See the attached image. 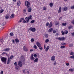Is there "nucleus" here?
Segmentation results:
<instances>
[{
  "label": "nucleus",
  "mask_w": 74,
  "mask_h": 74,
  "mask_svg": "<svg viewBox=\"0 0 74 74\" xmlns=\"http://www.w3.org/2000/svg\"><path fill=\"white\" fill-rule=\"evenodd\" d=\"M3 12H4V10L3 9L1 10L0 11V14H1V13H3Z\"/></svg>",
  "instance_id": "72a5a7b5"
},
{
  "label": "nucleus",
  "mask_w": 74,
  "mask_h": 74,
  "mask_svg": "<svg viewBox=\"0 0 74 74\" xmlns=\"http://www.w3.org/2000/svg\"><path fill=\"white\" fill-rule=\"evenodd\" d=\"M14 66H18V63H17V62H15L14 63Z\"/></svg>",
  "instance_id": "f704fd0d"
},
{
  "label": "nucleus",
  "mask_w": 74,
  "mask_h": 74,
  "mask_svg": "<svg viewBox=\"0 0 74 74\" xmlns=\"http://www.w3.org/2000/svg\"><path fill=\"white\" fill-rule=\"evenodd\" d=\"M36 44L37 46L38 47H41V44H40V42H36Z\"/></svg>",
  "instance_id": "9b49d317"
},
{
  "label": "nucleus",
  "mask_w": 74,
  "mask_h": 74,
  "mask_svg": "<svg viewBox=\"0 0 74 74\" xmlns=\"http://www.w3.org/2000/svg\"><path fill=\"white\" fill-rule=\"evenodd\" d=\"M10 50V48H7L3 50V51L5 52V51H9Z\"/></svg>",
  "instance_id": "ddd939ff"
},
{
  "label": "nucleus",
  "mask_w": 74,
  "mask_h": 74,
  "mask_svg": "<svg viewBox=\"0 0 74 74\" xmlns=\"http://www.w3.org/2000/svg\"><path fill=\"white\" fill-rule=\"evenodd\" d=\"M25 5L27 8H28L30 7V2L27 1H26L25 2Z\"/></svg>",
  "instance_id": "7ed1b4c3"
},
{
  "label": "nucleus",
  "mask_w": 74,
  "mask_h": 74,
  "mask_svg": "<svg viewBox=\"0 0 74 74\" xmlns=\"http://www.w3.org/2000/svg\"><path fill=\"white\" fill-rule=\"evenodd\" d=\"M62 49H63V48H65V46H61L60 47Z\"/></svg>",
  "instance_id": "37998d69"
},
{
  "label": "nucleus",
  "mask_w": 74,
  "mask_h": 74,
  "mask_svg": "<svg viewBox=\"0 0 74 74\" xmlns=\"http://www.w3.org/2000/svg\"><path fill=\"white\" fill-rule=\"evenodd\" d=\"M15 41L16 42V43H17L18 42H19V40L18 38H16L15 39Z\"/></svg>",
  "instance_id": "412c9836"
},
{
  "label": "nucleus",
  "mask_w": 74,
  "mask_h": 74,
  "mask_svg": "<svg viewBox=\"0 0 74 74\" xmlns=\"http://www.w3.org/2000/svg\"><path fill=\"white\" fill-rule=\"evenodd\" d=\"M71 9H74V5H73V6H71Z\"/></svg>",
  "instance_id": "5fc2aeb1"
},
{
  "label": "nucleus",
  "mask_w": 74,
  "mask_h": 74,
  "mask_svg": "<svg viewBox=\"0 0 74 74\" xmlns=\"http://www.w3.org/2000/svg\"><path fill=\"white\" fill-rule=\"evenodd\" d=\"M43 10H47V8L45 7H44Z\"/></svg>",
  "instance_id": "052dcab7"
},
{
  "label": "nucleus",
  "mask_w": 74,
  "mask_h": 74,
  "mask_svg": "<svg viewBox=\"0 0 74 74\" xmlns=\"http://www.w3.org/2000/svg\"><path fill=\"white\" fill-rule=\"evenodd\" d=\"M72 23H73V25H74V20H73L71 21Z\"/></svg>",
  "instance_id": "13d9d810"
},
{
  "label": "nucleus",
  "mask_w": 74,
  "mask_h": 74,
  "mask_svg": "<svg viewBox=\"0 0 74 74\" xmlns=\"http://www.w3.org/2000/svg\"><path fill=\"white\" fill-rule=\"evenodd\" d=\"M23 22L24 23H26V21H25L24 19L23 20Z\"/></svg>",
  "instance_id": "603ef678"
},
{
  "label": "nucleus",
  "mask_w": 74,
  "mask_h": 74,
  "mask_svg": "<svg viewBox=\"0 0 74 74\" xmlns=\"http://www.w3.org/2000/svg\"><path fill=\"white\" fill-rule=\"evenodd\" d=\"M45 42L46 43H47L48 42H49V39H47L45 41Z\"/></svg>",
  "instance_id": "e433bc0d"
},
{
  "label": "nucleus",
  "mask_w": 74,
  "mask_h": 74,
  "mask_svg": "<svg viewBox=\"0 0 74 74\" xmlns=\"http://www.w3.org/2000/svg\"><path fill=\"white\" fill-rule=\"evenodd\" d=\"M38 58H36L34 60V62H38Z\"/></svg>",
  "instance_id": "c85d7f7f"
},
{
  "label": "nucleus",
  "mask_w": 74,
  "mask_h": 74,
  "mask_svg": "<svg viewBox=\"0 0 74 74\" xmlns=\"http://www.w3.org/2000/svg\"><path fill=\"white\" fill-rule=\"evenodd\" d=\"M56 64H57L56 62V61H55L53 63V66L56 65Z\"/></svg>",
  "instance_id": "49530a36"
},
{
  "label": "nucleus",
  "mask_w": 74,
  "mask_h": 74,
  "mask_svg": "<svg viewBox=\"0 0 74 74\" xmlns=\"http://www.w3.org/2000/svg\"><path fill=\"white\" fill-rule=\"evenodd\" d=\"M31 42H34V38H32L31 39Z\"/></svg>",
  "instance_id": "a19ab883"
},
{
  "label": "nucleus",
  "mask_w": 74,
  "mask_h": 74,
  "mask_svg": "<svg viewBox=\"0 0 74 74\" xmlns=\"http://www.w3.org/2000/svg\"><path fill=\"white\" fill-rule=\"evenodd\" d=\"M17 5L18 6H20L21 5V1H18L17 2Z\"/></svg>",
  "instance_id": "a878e982"
},
{
  "label": "nucleus",
  "mask_w": 74,
  "mask_h": 74,
  "mask_svg": "<svg viewBox=\"0 0 74 74\" xmlns=\"http://www.w3.org/2000/svg\"><path fill=\"white\" fill-rule=\"evenodd\" d=\"M56 31L55 30H53V33H56Z\"/></svg>",
  "instance_id": "6e6d98bb"
},
{
  "label": "nucleus",
  "mask_w": 74,
  "mask_h": 74,
  "mask_svg": "<svg viewBox=\"0 0 74 74\" xmlns=\"http://www.w3.org/2000/svg\"><path fill=\"white\" fill-rule=\"evenodd\" d=\"M3 38L2 37L0 39V42H1L2 44L3 43Z\"/></svg>",
  "instance_id": "393cba45"
},
{
  "label": "nucleus",
  "mask_w": 74,
  "mask_h": 74,
  "mask_svg": "<svg viewBox=\"0 0 74 74\" xmlns=\"http://www.w3.org/2000/svg\"><path fill=\"white\" fill-rule=\"evenodd\" d=\"M62 11V7H60L58 11V13H60Z\"/></svg>",
  "instance_id": "dca6fc26"
},
{
  "label": "nucleus",
  "mask_w": 74,
  "mask_h": 74,
  "mask_svg": "<svg viewBox=\"0 0 74 74\" xmlns=\"http://www.w3.org/2000/svg\"><path fill=\"white\" fill-rule=\"evenodd\" d=\"M25 19V20L26 21V22H29V20H30L29 19L28 17H26Z\"/></svg>",
  "instance_id": "4be33fe9"
},
{
  "label": "nucleus",
  "mask_w": 74,
  "mask_h": 74,
  "mask_svg": "<svg viewBox=\"0 0 74 74\" xmlns=\"http://www.w3.org/2000/svg\"><path fill=\"white\" fill-rule=\"evenodd\" d=\"M24 19V18H22L21 19H20V20L22 22V21H23Z\"/></svg>",
  "instance_id": "4d7b16f0"
},
{
  "label": "nucleus",
  "mask_w": 74,
  "mask_h": 74,
  "mask_svg": "<svg viewBox=\"0 0 74 74\" xmlns=\"http://www.w3.org/2000/svg\"><path fill=\"white\" fill-rule=\"evenodd\" d=\"M39 48L40 50H42V49H43V48H42V47L41 46H40V47H39Z\"/></svg>",
  "instance_id": "c9c22d12"
},
{
  "label": "nucleus",
  "mask_w": 74,
  "mask_h": 74,
  "mask_svg": "<svg viewBox=\"0 0 74 74\" xmlns=\"http://www.w3.org/2000/svg\"><path fill=\"white\" fill-rule=\"evenodd\" d=\"M10 60H10V58H8V62H7V64H8L10 63Z\"/></svg>",
  "instance_id": "5701e85b"
},
{
  "label": "nucleus",
  "mask_w": 74,
  "mask_h": 74,
  "mask_svg": "<svg viewBox=\"0 0 74 74\" xmlns=\"http://www.w3.org/2000/svg\"><path fill=\"white\" fill-rule=\"evenodd\" d=\"M5 53H5V52H3L2 53V55H4L5 54Z\"/></svg>",
  "instance_id": "338daca9"
},
{
  "label": "nucleus",
  "mask_w": 74,
  "mask_h": 74,
  "mask_svg": "<svg viewBox=\"0 0 74 74\" xmlns=\"http://www.w3.org/2000/svg\"><path fill=\"white\" fill-rule=\"evenodd\" d=\"M56 25H59V22H58V23H55Z\"/></svg>",
  "instance_id": "bf43d9fd"
},
{
  "label": "nucleus",
  "mask_w": 74,
  "mask_h": 74,
  "mask_svg": "<svg viewBox=\"0 0 74 74\" xmlns=\"http://www.w3.org/2000/svg\"><path fill=\"white\" fill-rule=\"evenodd\" d=\"M23 50L24 51H26V52H27V51H28V49L25 46H24L23 48Z\"/></svg>",
  "instance_id": "9d476101"
},
{
  "label": "nucleus",
  "mask_w": 74,
  "mask_h": 74,
  "mask_svg": "<svg viewBox=\"0 0 74 74\" xmlns=\"http://www.w3.org/2000/svg\"><path fill=\"white\" fill-rule=\"evenodd\" d=\"M61 33H62V35H64V34H67L68 33V31L65 30L64 31V32L63 31H62Z\"/></svg>",
  "instance_id": "39448f33"
},
{
  "label": "nucleus",
  "mask_w": 74,
  "mask_h": 74,
  "mask_svg": "<svg viewBox=\"0 0 74 74\" xmlns=\"http://www.w3.org/2000/svg\"><path fill=\"white\" fill-rule=\"evenodd\" d=\"M27 8H28L27 11L28 12H30L32 11V8L30 6H29Z\"/></svg>",
  "instance_id": "0eeeda50"
},
{
  "label": "nucleus",
  "mask_w": 74,
  "mask_h": 74,
  "mask_svg": "<svg viewBox=\"0 0 74 74\" xmlns=\"http://www.w3.org/2000/svg\"><path fill=\"white\" fill-rule=\"evenodd\" d=\"M74 53L73 52H71L70 53V55H73Z\"/></svg>",
  "instance_id": "58836bf2"
},
{
  "label": "nucleus",
  "mask_w": 74,
  "mask_h": 74,
  "mask_svg": "<svg viewBox=\"0 0 74 74\" xmlns=\"http://www.w3.org/2000/svg\"><path fill=\"white\" fill-rule=\"evenodd\" d=\"M10 18V15L7 14L5 17V18L6 19H8V18Z\"/></svg>",
  "instance_id": "2eb2a0df"
},
{
  "label": "nucleus",
  "mask_w": 74,
  "mask_h": 74,
  "mask_svg": "<svg viewBox=\"0 0 74 74\" xmlns=\"http://www.w3.org/2000/svg\"><path fill=\"white\" fill-rule=\"evenodd\" d=\"M58 40H60V41H63V40H64L65 39H66V38L64 37H62L60 38V37H59L58 38Z\"/></svg>",
  "instance_id": "423d86ee"
},
{
  "label": "nucleus",
  "mask_w": 74,
  "mask_h": 74,
  "mask_svg": "<svg viewBox=\"0 0 74 74\" xmlns=\"http://www.w3.org/2000/svg\"><path fill=\"white\" fill-rule=\"evenodd\" d=\"M12 41L13 42V43L14 44L15 43V40H12Z\"/></svg>",
  "instance_id": "680f3d73"
},
{
  "label": "nucleus",
  "mask_w": 74,
  "mask_h": 74,
  "mask_svg": "<svg viewBox=\"0 0 74 74\" xmlns=\"http://www.w3.org/2000/svg\"><path fill=\"white\" fill-rule=\"evenodd\" d=\"M53 31V28H51L48 30V32L49 33H51Z\"/></svg>",
  "instance_id": "f3484780"
},
{
  "label": "nucleus",
  "mask_w": 74,
  "mask_h": 74,
  "mask_svg": "<svg viewBox=\"0 0 74 74\" xmlns=\"http://www.w3.org/2000/svg\"><path fill=\"white\" fill-rule=\"evenodd\" d=\"M26 12V9H25L23 10V12L25 13Z\"/></svg>",
  "instance_id": "864d4df0"
},
{
  "label": "nucleus",
  "mask_w": 74,
  "mask_h": 74,
  "mask_svg": "<svg viewBox=\"0 0 74 74\" xmlns=\"http://www.w3.org/2000/svg\"><path fill=\"white\" fill-rule=\"evenodd\" d=\"M62 19V17H60L59 18V20H61Z\"/></svg>",
  "instance_id": "774afa93"
},
{
  "label": "nucleus",
  "mask_w": 74,
  "mask_h": 74,
  "mask_svg": "<svg viewBox=\"0 0 74 74\" xmlns=\"http://www.w3.org/2000/svg\"><path fill=\"white\" fill-rule=\"evenodd\" d=\"M10 34L11 36H14V34L12 32L10 33Z\"/></svg>",
  "instance_id": "a18cd8bd"
},
{
  "label": "nucleus",
  "mask_w": 74,
  "mask_h": 74,
  "mask_svg": "<svg viewBox=\"0 0 74 74\" xmlns=\"http://www.w3.org/2000/svg\"><path fill=\"white\" fill-rule=\"evenodd\" d=\"M49 5L50 7H52L53 6V3H51L49 4Z\"/></svg>",
  "instance_id": "ea45409f"
},
{
  "label": "nucleus",
  "mask_w": 74,
  "mask_h": 74,
  "mask_svg": "<svg viewBox=\"0 0 74 74\" xmlns=\"http://www.w3.org/2000/svg\"><path fill=\"white\" fill-rule=\"evenodd\" d=\"M48 34H46L45 35V36L46 38H48Z\"/></svg>",
  "instance_id": "3c124183"
},
{
  "label": "nucleus",
  "mask_w": 74,
  "mask_h": 74,
  "mask_svg": "<svg viewBox=\"0 0 74 74\" xmlns=\"http://www.w3.org/2000/svg\"><path fill=\"white\" fill-rule=\"evenodd\" d=\"M20 59L23 63L24 64L25 62V59L23 56H21L20 58Z\"/></svg>",
  "instance_id": "f257e3e1"
},
{
  "label": "nucleus",
  "mask_w": 74,
  "mask_h": 74,
  "mask_svg": "<svg viewBox=\"0 0 74 74\" xmlns=\"http://www.w3.org/2000/svg\"><path fill=\"white\" fill-rule=\"evenodd\" d=\"M70 58H71V59H74V55L71 56H70L69 57Z\"/></svg>",
  "instance_id": "4c0bfd02"
},
{
  "label": "nucleus",
  "mask_w": 74,
  "mask_h": 74,
  "mask_svg": "<svg viewBox=\"0 0 74 74\" xmlns=\"http://www.w3.org/2000/svg\"><path fill=\"white\" fill-rule=\"evenodd\" d=\"M53 26V24H52V22H51L49 25V28Z\"/></svg>",
  "instance_id": "f8f14e48"
},
{
  "label": "nucleus",
  "mask_w": 74,
  "mask_h": 74,
  "mask_svg": "<svg viewBox=\"0 0 74 74\" xmlns=\"http://www.w3.org/2000/svg\"><path fill=\"white\" fill-rule=\"evenodd\" d=\"M67 25V23H62V26H66Z\"/></svg>",
  "instance_id": "b1692460"
},
{
  "label": "nucleus",
  "mask_w": 74,
  "mask_h": 74,
  "mask_svg": "<svg viewBox=\"0 0 74 74\" xmlns=\"http://www.w3.org/2000/svg\"><path fill=\"white\" fill-rule=\"evenodd\" d=\"M28 30L31 31L32 32H36V28H35L30 27L29 28Z\"/></svg>",
  "instance_id": "20e7f679"
},
{
  "label": "nucleus",
  "mask_w": 74,
  "mask_h": 74,
  "mask_svg": "<svg viewBox=\"0 0 74 74\" xmlns=\"http://www.w3.org/2000/svg\"><path fill=\"white\" fill-rule=\"evenodd\" d=\"M18 65L19 67H22V62L21 61H19L18 62Z\"/></svg>",
  "instance_id": "1a4fd4ad"
},
{
  "label": "nucleus",
  "mask_w": 74,
  "mask_h": 74,
  "mask_svg": "<svg viewBox=\"0 0 74 74\" xmlns=\"http://www.w3.org/2000/svg\"><path fill=\"white\" fill-rule=\"evenodd\" d=\"M0 74H3V71H1V72Z\"/></svg>",
  "instance_id": "69168bd1"
},
{
  "label": "nucleus",
  "mask_w": 74,
  "mask_h": 74,
  "mask_svg": "<svg viewBox=\"0 0 74 74\" xmlns=\"http://www.w3.org/2000/svg\"><path fill=\"white\" fill-rule=\"evenodd\" d=\"M34 49H37V47L36 45H34Z\"/></svg>",
  "instance_id": "473e14b6"
},
{
  "label": "nucleus",
  "mask_w": 74,
  "mask_h": 74,
  "mask_svg": "<svg viewBox=\"0 0 74 74\" xmlns=\"http://www.w3.org/2000/svg\"><path fill=\"white\" fill-rule=\"evenodd\" d=\"M32 16L31 15L29 16V17H28V18H29V20L31 19H32Z\"/></svg>",
  "instance_id": "2f4dec72"
},
{
  "label": "nucleus",
  "mask_w": 74,
  "mask_h": 74,
  "mask_svg": "<svg viewBox=\"0 0 74 74\" xmlns=\"http://www.w3.org/2000/svg\"><path fill=\"white\" fill-rule=\"evenodd\" d=\"M49 23L47 22V23L46 24V26H48V25H49Z\"/></svg>",
  "instance_id": "09e8293b"
},
{
  "label": "nucleus",
  "mask_w": 74,
  "mask_h": 74,
  "mask_svg": "<svg viewBox=\"0 0 74 74\" xmlns=\"http://www.w3.org/2000/svg\"><path fill=\"white\" fill-rule=\"evenodd\" d=\"M15 69L16 70H19V66H15Z\"/></svg>",
  "instance_id": "bb28decb"
},
{
  "label": "nucleus",
  "mask_w": 74,
  "mask_h": 74,
  "mask_svg": "<svg viewBox=\"0 0 74 74\" xmlns=\"http://www.w3.org/2000/svg\"><path fill=\"white\" fill-rule=\"evenodd\" d=\"M14 16H15L14 15V14H12L11 16L10 17V18H14Z\"/></svg>",
  "instance_id": "6ab92c4d"
},
{
  "label": "nucleus",
  "mask_w": 74,
  "mask_h": 74,
  "mask_svg": "<svg viewBox=\"0 0 74 74\" xmlns=\"http://www.w3.org/2000/svg\"><path fill=\"white\" fill-rule=\"evenodd\" d=\"M69 71H71V72H73L74 71V69H69Z\"/></svg>",
  "instance_id": "cd10ccee"
},
{
  "label": "nucleus",
  "mask_w": 74,
  "mask_h": 74,
  "mask_svg": "<svg viewBox=\"0 0 74 74\" xmlns=\"http://www.w3.org/2000/svg\"><path fill=\"white\" fill-rule=\"evenodd\" d=\"M66 44L65 43L63 42L61 43V45H65Z\"/></svg>",
  "instance_id": "7c9ffc66"
},
{
  "label": "nucleus",
  "mask_w": 74,
  "mask_h": 74,
  "mask_svg": "<svg viewBox=\"0 0 74 74\" xmlns=\"http://www.w3.org/2000/svg\"><path fill=\"white\" fill-rule=\"evenodd\" d=\"M55 56H53L51 57V60L53 61H54V60H55Z\"/></svg>",
  "instance_id": "4468645a"
},
{
  "label": "nucleus",
  "mask_w": 74,
  "mask_h": 74,
  "mask_svg": "<svg viewBox=\"0 0 74 74\" xmlns=\"http://www.w3.org/2000/svg\"><path fill=\"white\" fill-rule=\"evenodd\" d=\"M66 66H68L69 65V63H67L66 64Z\"/></svg>",
  "instance_id": "0e129e2a"
},
{
  "label": "nucleus",
  "mask_w": 74,
  "mask_h": 74,
  "mask_svg": "<svg viewBox=\"0 0 74 74\" xmlns=\"http://www.w3.org/2000/svg\"><path fill=\"white\" fill-rule=\"evenodd\" d=\"M72 27L73 26L72 25H70L69 26L68 29L69 30H70V29H72Z\"/></svg>",
  "instance_id": "c756f323"
},
{
  "label": "nucleus",
  "mask_w": 74,
  "mask_h": 74,
  "mask_svg": "<svg viewBox=\"0 0 74 74\" xmlns=\"http://www.w3.org/2000/svg\"><path fill=\"white\" fill-rule=\"evenodd\" d=\"M13 58V55L11 56L10 58V60H11V59H12Z\"/></svg>",
  "instance_id": "c03bdc74"
},
{
  "label": "nucleus",
  "mask_w": 74,
  "mask_h": 74,
  "mask_svg": "<svg viewBox=\"0 0 74 74\" xmlns=\"http://www.w3.org/2000/svg\"><path fill=\"white\" fill-rule=\"evenodd\" d=\"M34 56L35 57V58H37V55L36 54H34Z\"/></svg>",
  "instance_id": "de8ad7c7"
},
{
  "label": "nucleus",
  "mask_w": 74,
  "mask_h": 74,
  "mask_svg": "<svg viewBox=\"0 0 74 74\" xmlns=\"http://www.w3.org/2000/svg\"><path fill=\"white\" fill-rule=\"evenodd\" d=\"M72 36H73V37H74V32H73V33H72Z\"/></svg>",
  "instance_id": "e2e57ef3"
},
{
  "label": "nucleus",
  "mask_w": 74,
  "mask_h": 74,
  "mask_svg": "<svg viewBox=\"0 0 74 74\" xmlns=\"http://www.w3.org/2000/svg\"><path fill=\"white\" fill-rule=\"evenodd\" d=\"M35 21V20H34L31 21L30 22V23H33Z\"/></svg>",
  "instance_id": "79ce46f5"
},
{
  "label": "nucleus",
  "mask_w": 74,
  "mask_h": 74,
  "mask_svg": "<svg viewBox=\"0 0 74 74\" xmlns=\"http://www.w3.org/2000/svg\"><path fill=\"white\" fill-rule=\"evenodd\" d=\"M49 49V46H47L45 49V52H47Z\"/></svg>",
  "instance_id": "a211bd4d"
},
{
  "label": "nucleus",
  "mask_w": 74,
  "mask_h": 74,
  "mask_svg": "<svg viewBox=\"0 0 74 74\" xmlns=\"http://www.w3.org/2000/svg\"><path fill=\"white\" fill-rule=\"evenodd\" d=\"M69 47H73V45L71 44H69Z\"/></svg>",
  "instance_id": "8fccbe9b"
},
{
  "label": "nucleus",
  "mask_w": 74,
  "mask_h": 74,
  "mask_svg": "<svg viewBox=\"0 0 74 74\" xmlns=\"http://www.w3.org/2000/svg\"><path fill=\"white\" fill-rule=\"evenodd\" d=\"M7 59L5 57H2L1 59L2 62L4 63V64H6V61Z\"/></svg>",
  "instance_id": "f03ea898"
},
{
  "label": "nucleus",
  "mask_w": 74,
  "mask_h": 74,
  "mask_svg": "<svg viewBox=\"0 0 74 74\" xmlns=\"http://www.w3.org/2000/svg\"><path fill=\"white\" fill-rule=\"evenodd\" d=\"M67 7H64V8H62V10L64 11H67Z\"/></svg>",
  "instance_id": "aec40b11"
},
{
  "label": "nucleus",
  "mask_w": 74,
  "mask_h": 74,
  "mask_svg": "<svg viewBox=\"0 0 74 74\" xmlns=\"http://www.w3.org/2000/svg\"><path fill=\"white\" fill-rule=\"evenodd\" d=\"M30 59H31V60H34L35 58L33 57V54H32L31 57H30Z\"/></svg>",
  "instance_id": "6e6552de"
}]
</instances>
